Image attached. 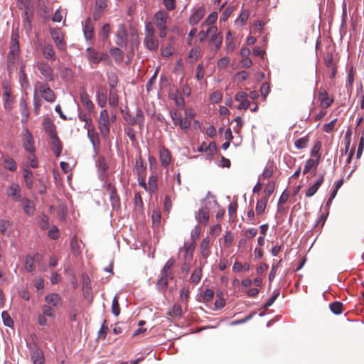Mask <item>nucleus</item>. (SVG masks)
Masks as SVG:
<instances>
[{
  "label": "nucleus",
  "mask_w": 364,
  "mask_h": 364,
  "mask_svg": "<svg viewBox=\"0 0 364 364\" xmlns=\"http://www.w3.org/2000/svg\"><path fill=\"white\" fill-rule=\"evenodd\" d=\"M274 188H275V184L274 182L268 183V184L267 185V186L264 191V197L263 198H267V200H268V198L270 197V196L274 191Z\"/></svg>",
  "instance_id": "52"
},
{
  "label": "nucleus",
  "mask_w": 364,
  "mask_h": 364,
  "mask_svg": "<svg viewBox=\"0 0 364 364\" xmlns=\"http://www.w3.org/2000/svg\"><path fill=\"white\" fill-rule=\"evenodd\" d=\"M54 307L48 304H44L42 306V314L50 318H54L55 316Z\"/></svg>",
  "instance_id": "46"
},
{
  "label": "nucleus",
  "mask_w": 364,
  "mask_h": 364,
  "mask_svg": "<svg viewBox=\"0 0 364 364\" xmlns=\"http://www.w3.org/2000/svg\"><path fill=\"white\" fill-rule=\"evenodd\" d=\"M112 314L116 316H117L120 314V308H119V305L117 296H115L113 298L112 304Z\"/></svg>",
  "instance_id": "55"
},
{
  "label": "nucleus",
  "mask_w": 364,
  "mask_h": 364,
  "mask_svg": "<svg viewBox=\"0 0 364 364\" xmlns=\"http://www.w3.org/2000/svg\"><path fill=\"white\" fill-rule=\"evenodd\" d=\"M36 88L39 90L41 97L46 102H53L55 100V95L48 84L38 82Z\"/></svg>",
  "instance_id": "6"
},
{
  "label": "nucleus",
  "mask_w": 364,
  "mask_h": 364,
  "mask_svg": "<svg viewBox=\"0 0 364 364\" xmlns=\"http://www.w3.org/2000/svg\"><path fill=\"white\" fill-rule=\"evenodd\" d=\"M319 161H320V156H318V158H317V159H316V160H314L312 159H308L304 166V168L303 170V174L307 173L311 169L316 170L317 166L319 164Z\"/></svg>",
  "instance_id": "31"
},
{
  "label": "nucleus",
  "mask_w": 364,
  "mask_h": 364,
  "mask_svg": "<svg viewBox=\"0 0 364 364\" xmlns=\"http://www.w3.org/2000/svg\"><path fill=\"white\" fill-rule=\"evenodd\" d=\"M175 264V259L171 257L165 264L163 269L161 271V274L169 277L170 279H173V274L171 272V268Z\"/></svg>",
  "instance_id": "27"
},
{
  "label": "nucleus",
  "mask_w": 364,
  "mask_h": 364,
  "mask_svg": "<svg viewBox=\"0 0 364 364\" xmlns=\"http://www.w3.org/2000/svg\"><path fill=\"white\" fill-rule=\"evenodd\" d=\"M223 35L218 32V28L213 33L208 34V41L215 46V50H217L223 43Z\"/></svg>",
  "instance_id": "18"
},
{
  "label": "nucleus",
  "mask_w": 364,
  "mask_h": 364,
  "mask_svg": "<svg viewBox=\"0 0 364 364\" xmlns=\"http://www.w3.org/2000/svg\"><path fill=\"white\" fill-rule=\"evenodd\" d=\"M217 150V146L215 142H210L208 145L205 142L202 143L198 148V152H205L208 156L213 155Z\"/></svg>",
  "instance_id": "25"
},
{
  "label": "nucleus",
  "mask_w": 364,
  "mask_h": 364,
  "mask_svg": "<svg viewBox=\"0 0 364 364\" xmlns=\"http://www.w3.org/2000/svg\"><path fill=\"white\" fill-rule=\"evenodd\" d=\"M109 33L110 25L109 23H105L99 32V36L103 41H105L108 38Z\"/></svg>",
  "instance_id": "49"
},
{
  "label": "nucleus",
  "mask_w": 364,
  "mask_h": 364,
  "mask_svg": "<svg viewBox=\"0 0 364 364\" xmlns=\"http://www.w3.org/2000/svg\"><path fill=\"white\" fill-rule=\"evenodd\" d=\"M1 318L3 320V323L6 326L13 328L14 321L11 318L9 314L6 311H4L1 313Z\"/></svg>",
  "instance_id": "48"
},
{
  "label": "nucleus",
  "mask_w": 364,
  "mask_h": 364,
  "mask_svg": "<svg viewBox=\"0 0 364 364\" xmlns=\"http://www.w3.org/2000/svg\"><path fill=\"white\" fill-rule=\"evenodd\" d=\"M20 111L21 115H29V110L26 103V101L23 99L20 100Z\"/></svg>",
  "instance_id": "60"
},
{
  "label": "nucleus",
  "mask_w": 364,
  "mask_h": 364,
  "mask_svg": "<svg viewBox=\"0 0 364 364\" xmlns=\"http://www.w3.org/2000/svg\"><path fill=\"white\" fill-rule=\"evenodd\" d=\"M43 127L49 137L57 135L55 132V127L50 118L47 117L43 120Z\"/></svg>",
  "instance_id": "24"
},
{
  "label": "nucleus",
  "mask_w": 364,
  "mask_h": 364,
  "mask_svg": "<svg viewBox=\"0 0 364 364\" xmlns=\"http://www.w3.org/2000/svg\"><path fill=\"white\" fill-rule=\"evenodd\" d=\"M6 194L9 197H11L15 201L21 200V187L16 183H13L6 188Z\"/></svg>",
  "instance_id": "14"
},
{
  "label": "nucleus",
  "mask_w": 364,
  "mask_h": 364,
  "mask_svg": "<svg viewBox=\"0 0 364 364\" xmlns=\"http://www.w3.org/2000/svg\"><path fill=\"white\" fill-rule=\"evenodd\" d=\"M248 95L245 92H238L235 96V100L239 102L240 104L237 107L239 109H247L250 107V102L247 100Z\"/></svg>",
  "instance_id": "16"
},
{
  "label": "nucleus",
  "mask_w": 364,
  "mask_h": 364,
  "mask_svg": "<svg viewBox=\"0 0 364 364\" xmlns=\"http://www.w3.org/2000/svg\"><path fill=\"white\" fill-rule=\"evenodd\" d=\"M97 102L100 107H104L106 105L107 100V90L105 87H101L97 91Z\"/></svg>",
  "instance_id": "28"
},
{
  "label": "nucleus",
  "mask_w": 364,
  "mask_h": 364,
  "mask_svg": "<svg viewBox=\"0 0 364 364\" xmlns=\"http://www.w3.org/2000/svg\"><path fill=\"white\" fill-rule=\"evenodd\" d=\"M127 31L124 24H120L116 33V44L122 48L127 45Z\"/></svg>",
  "instance_id": "10"
},
{
  "label": "nucleus",
  "mask_w": 364,
  "mask_h": 364,
  "mask_svg": "<svg viewBox=\"0 0 364 364\" xmlns=\"http://www.w3.org/2000/svg\"><path fill=\"white\" fill-rule=\"evenodd\" d=\"M196 219L198 223L206 224L209 220V213L206 208H200L198 214L196 215Z\"/></svg>",
  "instance_id": "32"
},
{
  "label": "nucleus",
  "mask_w": 364,
  "mask_h": 364,
  "mask_svg": "<svg viewBox=\"0 0 364 364\" xmlns=\"http://www.w3.org/2000/svg\"><path fill=\"white\" fill-rule=\"evenodd\" d=\"M33 364H44V353L36 341L27 343Z\"/></svg>",
  "instance_id": "3"
},
{
  "label": "nucleus",
  "mask_w": 364,
  "mask_h": 364,
  "mask_svg": "<svg viewBox=\"0 0 364 364\" xmlns=\"http://www.w3.org/2000/svg\"><path fill=\"white\" fill-rule=\"evenodd\" d=\"M44 300L46 303L54 308H59L63 305V299L57 293H50L47 294Z\"/></svg>",
  "instance_id": "12"
},
{
  "label": "nucleus",
  "mask_w": 364,
  "mask_h": 364,
  "mask_svg": "<svg viewBox=\"0 0 364 364\" xmlns=\"http://www.w3.org/2000/svg\"><path fill=\"white\" fill-rule=\"evenodd\" d=\"M168 280H171L169 277L161 274V277L156 283V288L159 291L166 290L168 287Z\"/></svg>",
  "instance_id": "35"
},
{
  "label": "nucleus",
  "mask_w": 364,
  "mask_h": 364,
  "mask_svg": "<svg viewBox=\"0 0 364 364\" xmlns=\"http://www.w3.org/2000/svg\"><path fill=\"white\" fill-rule=\"evenodd\" d=\"M23 146L29 154L35 153L34 139L31 132L27 129H23Z\"/></svg>",
  "instance_id": "8"
},
{
  "label": "nucleus",
  "mask_w": 364,
  "mask_h": 364,
  "mask_svg": "<svg viewBox=\"0 0 364 364\" xmlns=\"http://www.w3.org/2000/svg\"><path fill=\"white\" fill-rule=\"evenodd\" d=\"M3 166L4 167L11 171H15L17 168V165L15 161L7 154H2Z\"/></svg>",
  "instance_id": "26"
},
{
  "label": "nucleus",
  "mask_w": 364,
  "mask_h": 364,
  "mask_svg": "<svg viewBox=\"0 0 364 364\" xmlns=\"http://www.w3.org/2000/svg\"><path fill=\"white\" fill-rule=\"evenodd\" d=\"M23 178L27 188L31 189L33 183V173L28 168H26L23 170Z\"/></svg>",
  "instance_id": "34"
},
{
  "label": "nucleus",
  "mask_w": 364,
  "mask_h": 364,
  "mask_svg": "<svg viewBox=\"0 0 364 364\" xmlns=\"http://www.w3.org/2000/svg\"><path fill=\"white\" fill-rule=\"evenodd\" d=\"M26 11L24 12V17H23V22L25 24V26L28 25V28H31V21L33 18V13L30 11L28 8L26 9Z\"/></svg>",
  "instance_id": "57"
},
{
  "label": "nucleus",
  "mask_w": 364,
  "mask_h": 364,
  "mask_svg": "<svg viewBox=\"0 0 364 364\" xmlns=\"http://www.w3.org/2000/svg\"><path fill=\"white\" fill-rule=\"evenodd\" d=\"M209 244H210V239L208 237H206L203 239V240L200 245V253H201L202 257L204 259H207L210 254V251L209 250Z\"/></svg>",
  "instance_id": "30"
},
{
  "label": "nucleus",
  "mask_w": 364,
  "mask_h": 364,
  "mask_svg": "<svg viewBox=\"0 0 364 364\" xmlns=\"http://www.w3.org/2000/svg\"><path fill=\"white\" fill-rule=\"evenodd\" d=\"M171 117L175 126H180L183 118L178 112H171Z\"/></svg>",
  "instance_id": "51"
},
{
  "label": "nucleus",
  "mask_w": 364,
  "mask_h": 364,
  "mask_svg": "<svg viewBox=\"0 0 364 364\" xmlns=\"http://www.w3.org/2000/svg\"><path fill=\"white\" fill-rule=\"evenodd\" d=\"M86 56L90 63L98 64L102 60V56H100V53L90 47L86 49Z\"/></svg>",
  "instance_id": "19"
},
{
  "label": "nucleus",
  "mask_w": 364,
  "mask_h": 364,
  "mask_svg": "<svg viewBox=\"0 0 364 364\" xmlns=\"http://www.w3.org/2000/svg\"><path fill=\"white\" fill-rule=\"evenodd\" d=\"M36 68L41 75L47 81H53L55 79L54 70L51 65L44 60L39 61L36 63Z\"/></svg>",
  "instance_id": "5"
},
{
  "label": "nucleus",
  "mask_w": 364,
  "mask_h": 364,
  "mask_svg": "<svg viewBox=\"0 0 364 364\" xmlns=\"http://www.w3.org/2000/svg\"><path fill=\"white\" fill-rule=\"evenodd\" d=\"M110 55L114 58L116 63H121L124 59V52L119 48H112L109 50Z\"/></svg>",
  "instance_id": "33"
},
{
  "label": "nucleus",
  "mask_w": 364,
  "mask_h": 364,
  "mask_svg": "<svg viewBox=\"0 0 364 364\" xmlns=\"http://www.w3.org/2000/svg\"><path fill=\"white\" fill-rule=\"evenodd\" d=\"M52 149L56 156H59L63 150L62 144L57 135L50 137Z\"/></svg>",
  "instance_id": "29"
},
{
  "label": "nucleus",
  "mask_w": 364,
  "mask_h": 364,
  "mask_svg": "<svg viewBox=\"0 0 364 364\" xmlns=\"http://www.w3.org/2000/svg\"><path fill=\"white\" fill-rule=\"evenodd\" d=\"M232 11L233 9L232 7H228L227 9H225L220 16V21H227L230 14L232 13Z\"/></svg>",
  "instance_id": "64"
},
{
  "label": "nucleus",
  "mask_w": 364,
  "mask_h": 364,
  "mask_svg": "<svg viewBox=\"0 0 364 364\" xmlns=\"http://www.w3.org/2000/svg\"><path fill=\"white\" fill-rule=\"evenodd\" d=\"M4 93L2 95L4 107L6 111L13 109L14 98L11 95V88L9 82H4L2 85Z\"/></svg>",
  "instance_id": "7"
},
{
  "label": "nucleus",
  "mask_w": 364,
  "mask_h": 364,
  "mask_svg": "<svg viewBox=\"0 0 364 364\" xmlns=\"http://www.w3.org/2000/svg\"><path fill=\"white\" fill-rule=\"evenodd\" d=\"M34 261L31 257H27L26 259L25 267L27 271L32 272L34 269Z\"/></svg>",
  "instance_id": "61"
},
{
  "label": "nucleus",
  "mask_w": 364,
  "mask_h": 364,
  "mask_svg": "<svg viewBox=\"0 0 364 364\" xmlns=\"http://www.w3.org/2000/svg\"><path fill=\"white\" fill-rule=\"evenodd\" d=\"M168 18V14L166 11L159 10L154 14L153 18V23L159 29V36L162 38L166 37L168 32V28L166 26Z\"/></svg>",
  "instance_id": "2"
},
{
  "label": "nucleus",
  "mask_w": 364,
  "mask_h": 364,
  "mask_svg": "<svg viewBox=\"0 0 364 364\" xmlns=\"http://www.w3.org/2000/svg\"><path fill=\"white\" fill-rule=\"evenodd\" d=\"M82 30L85 39L91 40L94 36V26L90 18H87L82 23Z\"/></svg>",
  "instance_id": "15"
},
{
  "label": "nucleus",
  "mask_w": 364,
  "mask_h": 364,
  "mask_svg": "<svg viewBox=\"0 0 364 364\" xmlns=\"http://www.w3.org/2000/svg\"><path fill=\"white\" fill-rule=\"evenodd\" d=\"M87 137L89 138L92 145L94 151L97 153L98 146L100 145V138L98 133L94 128H89L87 131Z\"/></svg>",
  "instance_id": "20"
},
{
  "label": "nucleus",
  "mask_w": 364,
  "mask_h": 364,
  "mask_svg": "<svg viewBox=\"0 0 364 364\" xmlns=\"http://www.w3.org/2000/svg\"><path fill=\"white\" fill-rule=\"evenodd\" d=\"M18 52L9 51L7 57L9 63L15 64L18 59Z\"/></svg>",
  "instance_id": "59"
},
{
  "label": "nucleus",
  "mask_w": 364,
  "mask_h": 364,
  "mask_svg": "<svg viewBox=\"0 0 364 364\" xmlns=\"http://www.w3.org/2000/svg\"><path fill=\"white\" fill-rule=\"evenodd\" d=\"M223 95L220 91H215L210 96V100L212 103L216 104L220 102Z\"/></svg>",
  "instance_id": "58"
},
{
  "label": "nucleus",
  "mask_w": 364,
  "mask_h": 364,
  "mask_svg": "<svg viewBox=\"0 0 364 364\" xmlns=\"http://www.w3.org/2000/svg\"><path fill=\"white\" fill-rule=\"evenodd\" d=\"M218 19V13L214 11L210 14L206 19L202 23L201 27L203 28L205 26H213V23H215V21Z\"/></svg>",
  "instance_id": "39"
},
{
  "label": "nucleus",
  "mask_w": 364,
  "mask_h": 364,
  "mask_svg": "<svg viewBox=\"0 0 364 364\" xmlns=\"http://www.w3.org/2000/svg\"><path fill=\"white\" fill-rule=\"evenodd\" d=\"M28 164L31 168H35L38 167V163L35 153L29 154L28 156Z\"/></svg>",
  "instance_id": "56"
},
{
  "label": "nucleus",
  "mask_w": 364,
  "mask_h": 364,
  "mask_svg": "<svg viewBox=\"0 0 364 364\" xmlns=\"http://www.w3.org/2000/svg\"><path fill=\"white\" fill-rule=\"evenodd\" d=\"M107 190L109 192V200L112 208L114 209H119L120 207V200L115 188L111 183H108Z\"/></svg>",
  "instance_id": "13"
},
{
  "label": "nucleus",
  "mask_w": 364,
  "mask_h": 364,
  "mask_svg": "<svg viewBox=\"0 0 364 364\" xmlns=\"http://www.w3.org/2000/svg\"><path fill=\"white\" fill-rule=\"evenodd\" d=\"M107 6V0H96L95 9L99 11H104L105 9Z\"/></svg>",
  "instance_id": "62"
},
{
  "label": "nucleus",
  "mask_w": 364,
  "mask_h": 364,
  "mask_svg": "<svg viewBox=\"0 0 364 364\" xmlns=\"http://www.w3.org/2000/svg\"><path fill=\"white\" fill-rule=\"evenodd\" d=\"M145 36L144 38V47L150 51H156L159 48V41L156 36L155 29L151 22L145 23Z\"/></svg>",
  "instance_id": "1"
},
{
  "label": "nucleus",
  "mask_w": 364,
  "mask_h": 364,
  "mask_svg": "<svg viewBox=\"0 0 364 364\" xmlns=\"http://www.w3.org/2000/svg\"><path fill=\"white\" fill-rule=\"evenodd\" d=\"M318 100L324 107H329L333 102V100L328 97V93L326 91L319 92Z\"/></svg>",
  "instance_id": "38"
},
{
  "label": "nucleus",
  "mask_w": 364,
  "mask_h": 364,
  "mask_svg": "<svg viewBox=\"0 0 364 364\" xmlns=\"http://www.w3.org/2000/svg\"><path fill=\"white\" fill-rule=\"evenodd\" d=\"M168 314L171 317H181L182 314L181 307L178 304H174L168 311Z\"/></svg>",
  "instance_id": "45"
},
{
  "label": "nucleus",
  "mask_w": 364,
  "mask_h": 364,
  "mask_svg": "<svg viewBox=\"0 0 364 364\" xmlns=\"http://www.w3.org/2000/svg\"><path fill=\"white\" fill-rule=\"evenodd\" d=\"M42 53L44 58L47 60L55 61L56 59L55 52L51 44H44L42 46Z\"/></svg>",
  "instance_id": "21"
},
{
  "label": "nucleus",
  "mask_w": 364,
  "mask_h": 364,
  "mask_svg": "<svg viewBox=\"0 0 364 364\" xmlns=\"http://www.w3.org/2000/svg\"><path fill=\"white\" fill-rule=\"evenodd\" d=\"M279 295V290H274L273 291V294L272 296L267 300V301L264 304V306L263 308L264 309H267V308H269V306H271L274 302L275 301V300L278 298Z\"/></svg>",
  "instance_id": "54"
},
{
  "label": "nucleus",
  "mask_w": 364,
  "mask_h": 364,
  "mask_svg": "<svg viewBox=\"0 0 364 364\" xmlns=\"http://www.w3.org/2000/svg\"><path fill=\"white\" fill-rule=\"evenodd\" d=\"M157 176L156 174H151L149 177V186H148V191L150 193H154L157 190Z\"/></svg>",
  "instance_id": "36"
},
{
  "label": "nucleus",
  "mask_w": 364,
  "mask_h": 364,
  "mask_svg": "<svg viewBox=\"0 0 364 364\" xmlns=\"http://www.w3.org/2000/svg\"><path fill=\"white\" fill-rule=\"evenodd\" d=\"M22 207L24 212L28 215H32L34 213V204L28 199L23 200Z\"/></svg>",
  "instance_id": "37"
},
{
  "label": "nucleus",
  "mask_w": 364,
  "mask_h": 364,
  "mask_svg": "<svg viewBox=\"0 0 364 364\" xmlns=\"http://www.w3.org/2000/svg\"><path fill=\"white\" fill-rule=\"evenodd\" d=\"M267 200H267V198H262L257 201L255 208L257 214H262L264 213L267 206Z\"/></svg>",
  "instance_id": "50"
},
{
  "label": "nucleus",
  "mask_w": 364,
  "mask_h": 364,
  "mask_svg": "<svg viewBox=\"0 0 364 364\" xmlns=\"http://www.w3.org/2000/svg\"><path fill=\"white\" fill-rule=\"evenodd\" d=\"M324 180V176L323 174H321L318 178H317L316 181L309 186V188L306 191V197H311L313 196L318 190L319 187L321 186Z\"/></svg>",
  "instance_id": "22"
},
{
  "label": "nucleus",
  "mask_w": 364,
  "mask_h": 364,
  "mask_svg": "<svg viewBox=\"0 0 364 364\" xmlns=\"http://www.w3.org/2000/svg\"><path fill=\"white\" fill-rule=\"evenodd\" d=\"M50 33L56 48L59 50H65L66 43L63 40V36L61 30L60 28H50Z\"/></svg>",
  "instance_id": "9"
},
{
  "label": "nucleus",
  "mask_w": 364,
  "mask_h": 364,
  "mask_svg": "<svg viewBox=\"0 0 364 364\" xmlns=\"http://www.w3.org/2000/svg\"><path fill=\"white\" fill-rule=\"evenodd\" d=\"M98 129L103 138L107 139L109 136L110 132V118L107 109H103L100 112Z\"/></svg>",
  "instance_id": "4"
},
{
  "label": "nucleus",
  "mask_w": 364,
  "mask_h": 364,
  "mask_svg": "<svg viewBox=\"0 0 364 364\" xmlns=\"http://www.w3.org/2000/svg\"><path fill=\"white\" fill-rule=\"evenodd\" d=\"M205 14V9L203 6L198 7L190 16L189 23L195 26L203 18Z\"/></svg>",
  "instance_id": "17"
},
{
  "label": "nucleus",
  "mask_w": 364,
  "mask_h": 364,
  "mask_svg": "<svg viewBox=\"0 0 364 364\" xmlns=\"http://www.w3.org/2000/svg\"><path fill=\"white\" fill-rule=\"evenodd\" d=\"M109 103L112 107H116L118 104V95L115 90H110L109 95Z\"/></svg>",
  "instance_id": "53"
},
{
  "label": "nucleus",
  "mask_w": 364,
  "mask_h": 364,
  "mask_svg": "<svg viewBox=\"0 0 364 364\" xmlns=\"http://www.w3.org/2000/svg\"><path fill=\"white\" fill-rule=\"evenodd\" d=\"M233 39H234V38H233L231 32L228 31L227 33V36H226V39H225L226 50L228 53L232 52L235 48V45Z\"/></svg>",
  "instance_id": "42"
},
{
  "label": "nucleus",
  "mask_w": 364,
  "mask_h": 364,
  "mask_svg": "<svg viewBox=\"0 0 364 364\" xmlns=\"http://www.w3.org/2000/svg\"><path fill=\"white\" fill-rule=\"evenodd\" d=\"M216 29L215 26H210L206 31L202 30L199 32L200 41L201 42L208 40V34L213 33Z\"/></svg>",
  "instance_id": "43"
},
{
  "label": "nucleus",
  "mask_w": 364,
  "mask_h": 364,
  "mask_svg": "<svg viewBox=\"0 0 364 364\" xmlns=\"http://www.w3.org/2000/svg\"><path fill=\"white\" fill-rule=\"evenodd\" d=\"M309 142V137L308 136H305L303 137H301L295 141L294 145L296 149H303L306 147L307 144Z\"/></svg>",
  "instance_id": "47"
},
{
  "label": "nucleus",
  "mask_w": 364,
  "mask_h": 364,
  "mask_svg": "<svg viewBox=\"0 0 364 364\" xmlns=\"http://www.w3.org/2000/svg\"><path fill=\"white\" fill-rule=\"evenodd\" d=\"M159 159L161 164L164 167H167L171 163V152L164 146H163L160 150Z\"/></svg>",
  "instance_id": "23"
},
{
  "label": "nucleus",
  "mask_w": 364,
  "mask_h": 364,
  "mask_svg": "<svg viewBox=\"0 0 364 364\" xmlns=\"http://www.w3.org/2000/svg\"><path fill=\"white\" fill-rule=\"evenodd\" d=\"M214 296V292L211 289H206L203 294V299L204 301L208 302L212 300Z\"/></svg>",
  "instance_id": "63"
},
{
  "label": "nucleus",
  "mask_w": 364,
  "mask_h": 364,
  "mask_svg": "<svg viewBox=\"0 0 364 364\" xmlns=\"http://www.w3.org/2000/svg\"><path fill=\"white\" fill-rule=\"evenodd\" d=\"M80 101L85 107L88 112H92L94 108V104L90 100V96L87 94L86 90L84 87H80L79 90Z\"/></svg>",
  "instance_id": "11"
},
{
  "label": "nucleus",
  "mask_w": 364,
  "mask_h": 364,
  "mask_svg": "<svg viewBox=\"0 0 364 364\" xmlns=\"http://www.w3.org/2000/svg\"><path fill=\"white\" fill-rule=\"evenodd\" d=\"M331 311L336 315L343 312V304L340 301H334L330 304Z\"/></svg>",
  "instance_id": "44"
},
{
  "label": "nucleus",
  "mask_w": 364,
  "mask_h": 364,
  "mask_svg": "<svg viewBox=\"0 0 364 364\" xmlns=\"http://www.w3.org/2000/svg\"><path fill=\"white\" fill-rule=\"evenodd\" d=\"M19 82L23 89H27L30 86L28 79L23 68L21 69L19 73Z\"/></svg>",
  "instance_id": "41"
},
{
  "label": "nucleus",
  "mask_w": 364,
  "mask_h": 364,
  "mask_svg": "<svg viewBox=\"0 0 364 364\" xmlns=\"http://www.w3.org/2000/svg\"><path fill=\"white\" fill-rule=\"evenodd\" d=\"M201 277H202V267L200 266V267L196 268L194 270V272L192 273V274L190 277V281H191V282L196 284L200 282Z\"/></svg>",
  "instance_id": "40"
}]
</instances>
